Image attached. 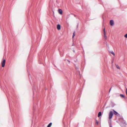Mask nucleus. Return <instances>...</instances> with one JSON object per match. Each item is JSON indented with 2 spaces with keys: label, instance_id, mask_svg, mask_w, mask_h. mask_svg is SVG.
Here are the masks:
<instances>
[{
  "label": "nucleus",
  "instance_id": "12",
  "mask_svg": "<svg viewBox=\"0 0 127 127\" xmlns=\"http://www.w3.org/2000/svg\"><path fill=\"white\" fill-rule=\"evenodd\" d=\"M116 67H117V68L118 69H120V67H119V66L118 65H116Z\"/></svg>",
  "mask_w": 127,
  "mask_h": 127
},
{
  "label": "nucleus",
  "instance_id": "17",
  "mask_svg": "<svg viewBox=\"0 0 127 127\" xmlns=\"http://www.w3.org/2000/svg\"><path fill=\"white\" fill-rule=\"evenodd\" d=\"M111 89H110V90H109V92H110V91Z\"/></svg>",
  "mask_w": 127,
  "mask_h": 127
},
{
  "label": "nucleus",
  "instance_id": "1",
  "mask_svg": "<svg viewBox=\"0 0 127 127\" xmlns=\"http://www.w3.org/2000/svg\"><path fill=\"white\" fill-rule=\"evenodd\" d=\"M113 116V113L112 112V111H110V112L109 114V119H111L112 118V117Z\"/></svg>",
  "mask_w": 127,
  "mask_h": 127
},
{
  "label": "nucleus",
  "instance_id": "16",
  "mask_svg": "<svg viewBox=\"0 0 127 127\" xmlns=\"http://www.w3.org/2000/svg\"><path fill=\"white\" fill-rule=\"evenodd\" d=\"M126 93H127V89L126 88Z\"/></svg>",
  "mask_w": 127,
  "mask_h": 127
},
{
  "label": "nucleus",
  "instance_id": "4",
  "mask_svg": "<svg viewBox=\"0 0 127 127\" xmlns=\"http://www.w3.org/2000/svg\"><path fill=\"white\" fill-rule=\"evenodd\" d=\"M58 12L59 13L61 14H63V11L61 9H59L58 10Z\"/></svg>",
  "mask_w": 127,
  "mask_h": 127
},
{
  "label": "nucleus",
  "instance_id": "20",
  "mask_svg": "<svg viewBox=\"0 0 127 127\" xmlns=\"http://www.w3.org/2000/svg\"><path fill=\"white\" fill-rule=\"evenodd\" d=\"M126 94H127V93H126Z\"/></svg>",
  "mask_w": 127,
  "mask_h": 127
},
{
  "label": "nucleus",
  "instance_id": "19",
  "mask_svg": "<svg viewBox=\"0 0 127 127\" xmlns=\"http://www.w3.org/2000/svg\"><path fill=\"white\" fill-rule=\"evenodd\" d=\"M74 16L75 17H76V15H74Z\"/></svg>",
  "mask_w": 127,
  "mask_h": 127
},
{
  "label": "nucleus",
  "instance_id": "3",
  "mask_svg": "<svg viewBox=\"0 0 127 127\" xmlns=\"http://www.w3.org/2000/svg\"><path fill=\"white\" fill-rule=\"evenodd\" d=\"M110 24L112 26H113L114 24V21L113 20H111L110 22Z\"/></svg>",
  "mask_w": 127,
  "mask_h": 127
},
{
  "label": "nucleus",
  "instance_id": "15",
  "mask_svg": "<svg viewBox=\"0 0 127 127\" xmlns=\"http://www.w3.org/2000/svg\"><path fill=\"white\" fill-rule=\"evenodd\" d=\"M111 53L114 56L115 55V54L113 52H111Z\"/></svg>",
  "mask_w": 127,
  "mask_h": 127
},
{
  "label": "nucleus",
  "instance_id": "8",
  "mask_svg": "<svg viewBox=\"0 0 127 127\" xmlns=\"http://www.w3.org/2000/svg\"><path fill=\"white\" fill-rule=\"evenodd\" d=\"M101 115V112H99L98 115V117H99Z\"/></svg>",
  "mask_w": 127,
  "mask_h": 127
},
{
  "label": "nucleus",
  "instance_id": "2",
  "mask_svg": "<svg viewBox=\"0 0 127 127\" xmlns=\"http://www.w3.org/2000/svg\"><path fill=\"white\" fill-rule=\"evenodd\" d=\"M5 63V60H4L2 62L1 64L2 65V66L3 67L4 66Z\"/></svg>",
  "mask_w": 127,
  "mask_h": 127
},
{
  "label": "nucleus",
  "instance_id": "7",
  "mask_svg": "<svg viewBox=\"0 0 127 127\" xmlns=\"http://www.w3.org/2000/svg\"><path fill=\"white\" fill-rule=\"evenodd\" d=\"M114 111V114L115 115H117L118 114V113L114 110H113Z\"/></svg>",
  "mask_w": 127,
  "mask_h": 127
},
{
  "label": "nucleus",
  "instance_id": "13",
  "mask_svg": "<svg viewBox=\"0 0 127 127\" xmlns=\"http://www.w3.org/2000/svg\"><path fill=\"white\" fill-rule=\"evenodd\" d=\"M75 35V32H74L73 33V36H72V37L73 38L74 37V36Z\"/></svg>",
  "mask_w": 127,
  "mask_h": 127
},
{
  "label": "nucleus",
  "instance_id": "5",
  "mask_svg": "<svg viewBox=\"0 0 127 127\" xmlns=\"http://www.w3.org/2000/svg\"><path fill=\"white\" fill-rule=\"evenodd\" d=\"M103 31H104V37L105 39H106L107 38V36L106 35V33L105 31V28H104L103 29Z\"/></svg>",
  "mask_w": 127,
  "mask_h": 127
},
{
  "label": "nucleus",
  "instance_id": "6",
  "mask_svg": "<svg viewBox=\"0 0 127 127\" xmlns=\"http://www.w3.org/2000/svg\"><path fill=\"white\" fill-rule=\"evenodd\" d=\"M57 29L58 30H59L61 29V26L59 24H58L57 25Z\"/></svg>",
  "mask_w": 127,
  "mask_h": 127
},
{
  "label": "nucleus",
  "instance_id": "18",
  "mask_svg": "<svg viewBox=\"0 0 127 127\" xmlns=\"http://www.w3.org/2000/svg\"><path fill=\"white\" fill-rule=\"evenodd\" d=\"M67 61H68L69 63V62H70V61H69V60H67Z\"/></svg>",
  "mask_w": 127,
  "mask_h": 127
},
{
  "label": "nucleus",
  "instance_id": "14",
  "mask_svg": "<svg viewBox=\"0 0 127 127\" xmlns=\"http://www.w3.org/2000/svg\"><path fill=\"white\" fill-rule=\"evenodd\" d=\"M124 37L126 38H127V33L125 35Z\"/></svg>",
  "mask_w": 127,
  "mask_h": 127
},
{
  "label": "nucleus",
  "instance_id": "11",
  "mask_svg": "<svg viewBox=\"0 0 127 127\" xmlns=\"http://www.w3.org/2000/svg\"><path fill=\"white\" fill-rule=\"evenodd\" d=\"M120 96L123 97H125L122 94H120Z\"/></svg>",
  "mask_w": 127,
  "mask_h": 127
},
{
  "label": "nucleus",
  "instance_id": "10",
  "mask_svg": "<svg viewBox=\"0 0 127 127\" xmlns=\"http://www.w3.org/2000/svg\"><path fill=\"white\" fill-rule=\"evenodd\" d=\"M96 122L95 123V125H97L98 123H99V122L97 120H96Z\"/></svg>",
  "mask_w": 127,
  "mask_h": 127
},
{
  "label": "nucleus",
  "instance_id": "9",
  "mask_svg": "<svg viewBox=\"0 0 127 127\" xmlns=\"http://www.w3.org/2000/svg\"><path fill=\"white\" fill-rule=\"evenodd\" d=\"M52 125V123H50L47 126V127H50Z\"/></svg>",
  "mask_w": 127,
  "mask_h": 127
},
{
  "label": "nucleus",
  "instance_id": "21",
  "mask_svg": "<svg viewBox=\"0 0 127 127\" xmlns=\"http://www.w3.org/2000/svg\"><path fill=\"white\" fill-rule=\"evenodd\" d=\"M110 127H112L111 126H110Z\"/></svg>",
  "mask_w": 127,
  "mask_h": 127
}]
</instances>
